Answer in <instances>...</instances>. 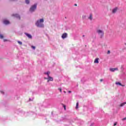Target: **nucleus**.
Segmentation results:
<instances>
[{
    "instance_id": "f257e3e1",
    "label": "nucleus",
    "mask_w": 126,
    "mask_h": 126,
    "mask_svg": "<svg viewBox=\"0 0 126 126\" xmlns=\"http://www.w3.org/2000/svg\"><path fill=\"white\" fill-rule=\"evenodd\" d=\"M44 19H40L36 21L35 23V25L37 26V27H40L43 28L44 27Z\"/></svg>"
},
{
    "instance_id": "f03ea898",
    "label": "nucleus",
    "mask_w": 126,
    "mask_h": 126,
    "mask_svg": "<svg viewBox=\"0 0 126 126\" xmlns=\"http://www.w3.org/2000/svg\"><path fill=\"white\" fill-rule=\"evenodd\" d=\"M97 33H98V35H99L100 38H102L103 36H104V32L101 30H98L96 31Z\"/></svg>"
},
{
    "instance_id": "7ed1b4c3",
    "label": "nucleus",
    "mask_w": 126,
    "mask_h": 126,
    "mask_svg": "<svg viewBox=\"0 0 126 126\" xmlns=\"http://www.w3.org/2000/svg\"><path fill=\"white\" fill-rule=\"evenodd\" d=\"M36 8H37V4H35L34 5H32L30 9V11L31 12H33V11H34L35 9H36Z\"/></svg>"
},
{
    "instance_id": "20e7f679",
    "label": "nucleus",
    "mask_w": 126,
    "mask_h": 126,
    "mask_svg": "<svg viewBox=\"0 0 126 126\" xmlns=\"http://www.w3.org/2000/svg\"><path fill=\"white\" fill-rule=\"evenodd\" d=\"M67 37V33H64L63 34L62 36V38L63 39H65V38H66Z\"/></svg>"
},
{
    "instance_id": "39448f33",
    "label": "nucleus",
    "mask_w": 126,
    "mask_h": 126,
    "mask_svg": "<svg viewBox=\"0 0 126 126\" xmlns=\"http://www.w3.org/2000/svg\"><path fill=\"white\" fill-rule=\"evenodd\" d=\"M110 71H112V72H114V71H115V70H118V68H110Z\"/></svg>"
},
{
    "instance_id": "423d86ee",
    "label": "nucleus",
    "mask_w": 126,
    "mask_h": 126,
    "mask_svg": "<svg viewBox=\"0 0 126 126\" xmlns=\"http://www.w3.org/2000/svg\"><path fill=\"white\" fill-rule=\"evenodd\" d=\"M54 81V78H53V77L50 76L48 77L47 82H49V81Z\"/></svg>"
},
{
    "instance_id": "0eeeda50",
    "label": "nucleus",
    "mask_w": 126,
    "mask_h": 126,
    "mask_svg": "<svg viewBox=\"0 0 126 126\" xmlns=\"http://www.w3.org/2000/svg\"><path fill=\"white\" fill-rule=\"evenodd\" d=\"M12 16H15V17H17V18L20 19V16L18 14H13Z\"/></svg>"
},
{
    "instance_id": "6e6552de",
    "label": "nucleus",
    "mask_w": 126,
    "mask_h": 126,
    "mask_svg": "<svg viewBox=\"0 0 126 126\" xmlns=\"http://www.w3.org/2000/svg\"><path fill=\"white\" fill-rule=\"evenodd\" d=\"M25 34L27 37H28V38H29V39H32V35H31V34L27 33H26Z\"/></svg>"
},
{
    "instance_id": "1a4fd4ad",
    "label": "nucleus",
    "mask_w": 126,
    "mask_h": 126,
    "mask_svg": "<svg viewBox=\"0 0 126 126\" xmlns=\"http://www.w3.org/2000/svg\"><path fill=\"white\" fill-rule=\"evenodd\" d=\"M115 84H116V85H120V86H122L123 87L125 86V85H122V84L120 83V82H116L115 83Z\"/></svg>"
},
{
    "instance_id": "9d476101",
    "label": "nucleus",
    "mask_w": 126,
    "mask_h": 126,
    "mask_svg": "<svg viewBox=\"0 0 126 126\" xmlns=\"http://www.w3.org/2000/svg\"><path fill=\"white\" fill-rule=\"evenodd\" d=\"M94 63H99V58H96L94 61Z\"/></svg>"
},
{
    "instance_id": "9b49d317",
    "label": "nucleus",
    "mask_w": 126,
    "mask_h": 126,
    "mask_svg": "<svg viewBox=\"0 0 126 126\" xmlns=\"http://www.w3.org/2000/svg\"><path fill=\"white\" fill-rule=\"evenodd\" d=\"M117 10H118V8H115L112 10L113 13H116L117 12Z\"/></svg>"
},
{
    "instance_id": "f8f14e48",
    "label": "nucleus",
    "mask_w": 126,
    "mask_h": 126,
    "mask_svg": "<svg viewBox=\"0 0 126 126\" xmlns=\"http://www.w3.org/2000/svg\"><path fill=\"white\" fill-rule=\"evenodd\" d=\"M3 23L4 24H6V25L9 24V21L7 20H5L3 21Z\"/></svg>"
},
{
    "instance_id": "ddd939ff",
    "label": "nucleus",
    "mask_w": 126,
    "mask_h": 126,
    "mask_svg": "<svg viewBox=\"0 0 126 126\" xmlns=\"http://www.w3.org/2000/svg\"><path fill=\"white\" fill-rule=\"evenodd\" d=\"M126 102H123V103H121L120 104V107H124V105H126Z\"/></svg>"
},
{
    "instance_id": "4468645a",
    "label": "nucleus",
    "mask_w": 126,
    "mask_h": 126,
    "mask_svg": "<svg viewBox=\"0 0 126 126\" xmlns=\"http://www.w3.org/2000/svg\"><path fill=\"white\" fill-rule=\"evenodd\" d=\"M50 73H51V72L50 71H47V75L48 76V77H50Z\"/></svg>"
},
{
    "instance_id": "2eb2a0df",
    "label": "nucleus",
    "mask_w": 126,
    "mask_h": 126,
    "mask_svg": "<svg viewBox=\"0 0 126 126\" xmlns=\"http://www.w3.org/2000/svg\"><path fill=\"white\" fill-rule=\"evenodd\" d=\"M30 0H26V3H27V4H29L30 1Z\"/></svg>"
},
{
    "instance_id": "dca6fc26",
    "label": "nucleus",
    "mask_w": 126,
    "mask_h": 126,
    "mask_svg": "<svg viewBox=\"0 0 126 126\" xmlns=\"http://www.w3.org/2000/svg\"><path fill=\"white\" fill-rule=\"evenodd\" d=\"M89 19H90V20H92V14H91L90 15V16L89 17Z\"/></svg>"
},
{
    "instance_id": "f3484780",
    "label": "nucleus",
    "mask_w": 126,
    "mask_h": 126,
    "mask_svg": "<svg viewBox=\"0 0 126 126\" xmlns=\"http://www.w3.org/2000/svg\"><path fill=\"white\" fill-rule=\"evenodd\" d=\"M78 105H79L78 102H77L76 105V109H78Z\"/></svg>"
},
{
    "instance_id": "a211bd4d",
    "label": "nucleus",
    "mask_w": 126,
    "mask_h": 126,
    "mask_svg": "<svg viewBox=\"0 0 126 126\" xmlns=\"http://www.w3.org/2000/svg\"><path fill=\"white\" fill-rule=\"evenodd\" d=\"M0 39H3V35L2 34H0Z\"/></svg>"
},
{
    "instance_id": "6ab92c4d",
    "label": "nucleus",
    "mask_w": 126,
    "mask_h": 126,
    "mask_svg": "<svg viewBox=\"0 0 126 126\" xmlns=\"http://www.w3.org/2000/svg\"><path fill=\"white\" fill-rule=\"evenodd\" d=\"M18 44H19L20 45H22V42H21V41H18Z\"/></svg>"
},
{
    "instance_id": "aec40b11",
    "label": "nucleus",
    "mask_w": 126,
    "mask_h": 126,
    "mask_svg": "<svg viewBox=\"0 0 126 126\" xmlns=\"http://www.w3.org/2000/svg\"><path fill=\"white\" fill-rule=\"evenodd\" d=\"M32 49H33V50H35V49H36V47H35V46H32Z\"/></svg>"
},
{
    "instance_id": "412c9836",
    "label": "nucleus",
    "mask_w": 126,
    "mask_h": 126,
    "mask_svg": "<svg viewBox=\"0 0 126 126\" xmlns=\"http://www.w3.org/2000/svg\"><path fill=\"white\" fill-rule=\"evenodd\" d=\"M58 90H60L61 93H62V88H59Z\"/></svg>"
},
{
    "instance_id": "4be33fe9",
    "label": "nucleus",
    "mask_w": 126,
    "mask_h": 126,
    "mask_svg": "<svg viewBox=\"0 0 126 126\" xmlns=\"http://www.w3.org/2000/svg\"><path fill=\"white\" fill-rule=\"evenodd\" d=\"M111 53V51H110V50H108L107 51V54H110Z\"/></svg>"
},
{
    "instance_id": "5701e85b",
    "label": "nucleus",
    "mask_w": 126,
    "mask_h": 126,
    "mask_svg": "<svg viewBox=\"0 0 126 126\" xmlns=\"http://www.w3.org/2000/svg\"><path fill=\"white\" fill-rule=\"evenodd\" d=\"M63 107H64V109L65 110H66V108L65 105H63Z\"/></svg>"
},
{
    "instance_id": "b1692460",
    "label": "nucleus",
    "mask_w": 126,
    "mask_h": 126,
    "mask_svg": "<svg viewBox=\"0 0 126 126\" xmlns=\"http://www.w3.org/2000/svg\"><path fill=\"white\" fill-rule=\"evenodd\" d=\"M117 126V122L115 123L114 124V126Z\"/></svg>"
},
{
    "instance_id": "393cba45",
    "label": "nucleus",
    "mask_w": 126,
    "mask_h": 126,
    "mask_svg": "<svg viewBox=\"0 0 126 126\" xmlns=\"http://www.w3.org/2000/svg\"><path fill=\"white\" fill-rule=\"evenodd\" d=\"M125 120H126V117L125 118H124V119H123V121H125Z\"/></svg>"
},
{
    "instance_id": "a878e982",
    "label": "nucleus",
    "mask_w": 126,
    "mask_h": 126,
    "mask_svg": "<svg viewBox=\"0 0 126 126\" xmlns=\"http://www.w3.org/2000/svg\"><path fill=\"white\" fill-rule=\"evenodd\" d=\"M6 41H7V40H6V39H4V42H6Z\"/></svg>"
},
{
    "instance_id": "bb28decb",
    "label": "nucleus",
    "mask_w": 126,
    "mask_h": 126,
    "mask_svg": "<svg viewBox=\"0 0 126 126\" xmlns=\"http://www.w3.org/2000/svg\"><path fill=\"white\" fill-rule=\"evenodd\" d=\"M100 82H102V81H103V80L102 79H100Z\"/></svg>"
},
{
    "instance_id": "cd10ccee",
    "label": "nucleus",
    "mask_w": 126,
    "mask_h": 126,
    "mask_svg": "<svg viewBox=\"0 0 126 126\" xmlns=\"http://www.w3.org/2000/svg\"><path fill=\"white\" fill-rule=\"evenodd\" d=\"M68 92V93H71V91H69Z\"/></svg>"
},
{
    "instance_id": "c85d7f7f",
    "label": "nucleus",
    "mask_w": 126,
    "mask_h": 126,
    "mask_svg": "<svg viewBox=\"0 0 126 126\" xmlns=\"http://www.w3.org/2000/svg\"><path fill=\"white\" fill-rule=\"evenodd\" d=\"M63 92H64L65 94L66 93V92H65V91H64Z\"/></svg>"
},
{
    "instance_id": "c756f323",
    "label": "nucleus",
    "mask_w": 126,
    "mask_h": 126,
    "mask_svg": "<svg viewBox=\"0 0 126 126\" xmlns=\"http://www.w3.org/2000/svg\"><path fill=\"white\" fill-rule=\"evenodd\" d=\"M1 93L2 94H3V92H1Z\"/></svg>"
},
{
    "instance_id": "7c9ffc66",
    "label": "nucleus",
    "mask_w": 126,
    "mask_h": 126,
    "mask_svg": "<svg viewBox=\"0 0 126 126\" xmlns=\"http://www.w3.org/2000/svg\"><path fill=\"white\" fill-rule=\"evenodd\" d=\"M44 74H47V72L44 73Z\"/></svg>"
},
{
    "instance_id": "2f4dec72",
    "label": "nucleus",
    "mask_w": 126,
    "mask_h": 126,
    "mask_svg": "<svg viewBox=\"0 0 126 126\" xmlns=\"http://www.w3.org/2000/svg\"><path fill=\"white\" fill-rule=\"evenodd\" d=\"M45 79H48V78H45Z\"/></svg>"
},
{
    "instance_id": "473e14b6",
    "label": "nucleus",
    "mask_w": 126,
    "mask_h": 126,
    "mask_svg": "<svg viewBox=\"0 0 126 126\" xmlns=\"http://www.w3.org/2000/svg\"><path fill=\"white\" fill-rule=\"evenodd\" d=\"M75 5L76 6V5H77L76 4H75Z\"/></svg>"
},
{
    "instance_id": "72a5a7b5",
    "label": "nucleus",
    "mask_w": 126,
    "mask_h": 126,
    "mask_svg": "<svg viewBox=\"0 0 126 126\" xmlns=\"http://www.w3.org/2000/svg\"><path fill=\"white\" fill-rule=\"evenodd\" d=\"M84 36H85V35H83V37H84Z\"/></svg>"
}]
</instances>
